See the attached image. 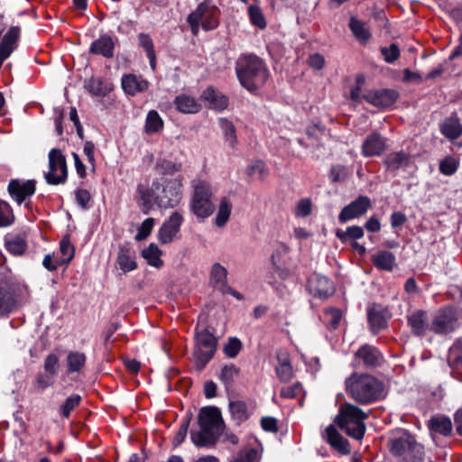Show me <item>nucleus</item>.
I'll return each instance as SVG.
<instances>
[{"label": "nucleus", "mask_w": 462, "mask_h": 462, "mask_svg": "<svg viewBox=\"0 0 462 462\" xmlns=\"http://www.w3.org/2000/svg\"><path fill=\"white\" fill-rule=\"evenodd\" d=\"M139 206L143 214H149L153 206L172 208L182 198V178L165 180L162 183L153 181L151 187L138 185Z\"/></svg>", "instance_id": "f257e3e1"}, {"label": "nucleus", "mask_w": 462, "mask_h": 462, "mask_svg": "<svg viewBox=\"0 0 462 462\" xmlns=\"http://www.w3.org/2000/svg\"><path fill=\"white\" fill-rule=\"evenodd\" d=\"M198 422L199 430L190 431L192 443L198 448H213L225 428L220 410L214 406L201 408Z\"/></svg>", "instance_id": "f03ea898"}, {"label": "nucleus", "mask_w": 462, "mask_h": 462, "mask_svg": "<svg viewBox=\"0 0 462 462\" xmlns=\"http://www.w3.org/2000/svg\"><path fill=\"white\" fill-rule=\"evenodd\" d=\"M236 73L240 84L252 93L261 88L269 78L266 64L254 54H242L236 62Z\"/></svg>", "instance_id": "7ed1b4c3"}, {"label": "nucleus", "mask_w": 462, "mask_h": 462, "mask_svg": "<svg viewBox=\"0 0 462 462\" xmlns=\"http://www.w3.org/2000/svg\"><path fill=\"white\" fill-rule=\"evenodd\" d=\"M345 383L348 396L362 405L377 402L383 395V383L367 374H353L346 380Z\"/></svg>", "instance_id": "20e7f679"}, {"label": "nucleus", "mask_w": 462, "mask_h": 462, "mask_svg": "<svg viewBox=\"0 0 462 462\" xmlns=\"http://www.w3.org/2000/svg\"><path fill=\"white\" fill-rule=\"evenodd\" d=\"M367 418L368 414L359 407L345 403L340 406L335 423L349 437L362 439L365 432V420Z\"/></svg>", "instance_id": "39448f33"}, {"label": "nucleus", "mask_w": 462, "mask_h": 462, "mask_svg": "<svg viewBox=\"0 0 462 462\" xmlns=\"http://www.w3.org/2000/svg\"><path fill=\"white\" fill-rule=\"evenodd\" d=\"M193 196L190 203L192 213L199 218H206L213 213L211 202V187L204 180H194L192 181Z\"/></svg>", "instance_id": "423d86ee"}, {"label": "nucleus", "mask_w": 462, "mask_h": 462, "mask_svg": "<svg viewBox=\"0 0 462 462\" xmlns=\"http://www.w3.org/2000/svg\"><path fill=\"white\" fill-rule=\"evenodd\" d=\"M462 324V310L455 307H445L438 310L430 322V331L448 334Z\"/></svg>", "instance_id": "0eeeda50"}, {"label": "nucleus", "mask_w": 462, "mask_h": 462, "mask_svg": "<svg viewBox=\"0 0 462 462\" xmlns=\"http://www.w3.org/2000/svg\"><path fill=\"white\" fill-rule=\"evenodd\" d=\"M390 450L393 456L401 457L402 462H421L423 459V447L411 436L392 440Z\"/></svg>", "instance_id": "6e6552de"}, {"label": "nucleus", "mask_w": 462, "mask_h": 462, "mask_svg": "<svg viewBox=\"0 0 462 462\" xmlns=\"http://www.w3.org/2000/svg\"><path fill=\"white\" fill-rule=\"evenodd\" d=\"M217 349V338L207 329L196 334V348L194 351L195 365L199 370L204 369L213 358Z\"/></svg>", "instance_id": "1a4fd4ad"}, {"label": "nucleus", "mask_w": 462, "mask_h": 462, "mask_svg": "<svg viewBox=\"0 0 462 462\" xmlns=\"http://www.w3.org/2000/svg\"><path fill=\"white\" fill-rule=\"evenodd\" d=\"M68 177L66 158L61 151L53 148L49 152V171L45 173L48 184L59 185L64 183Z\"/></svg>", "instance_id": "9d476101"}, {"label": "nucleus", "mask_w": 462, "mask_h": 462, "mask_svg": "<svg viewBox=\"0 0 462 462\" xmlns=\"http://www.w3.org/2000/svg\"><path fill=\"white\" fill-rule=\"evenodd\" d=\"M20 292L18 284L6 277L0 279V317L11 313L16 306Z\"/></svg>", "instance_id": "9b49d317"}, {"label": "nucleus", "mask_w": 462, "mask_h": 462, "mask_svg": "<svg viewBox=\"0 0 462 462\" xmlns=\"http://www.w3.org/2000/svg\"><path fill=\"white\" fill-rule=\"evenodd\" d=\"M8 193L10 197L18 204L21 205L26 202L36 190V181L34 180H11L8 187Z\"/></svg>", "instance_id": "f8f14e48"}, {"label": "nucleus", "mask_w": 462, "mask_h": 462, "mask_svg": "<svg viewBox=\"0 0 462 462\" xmlns=\"http://www.w3.org/2000/svg\"><path fill=\"white\" fill-rule=\"evenodd\" d=\"M372 207L371 199L367 196H358L348 205L345 206L338 215V220L344 224L364 216Z\"/></svg>", "instance_id": "ddd939ff"}, {"label": "nucleus", "mask_w": 462, "mask_h": 462, "mask_svg": "<svg viewBox=\"0 0 462 462\" xmlns=\"http://www.w3.org/2000/svg\"><path fill=\"white\" fill-rule=\"evenodd\" d=\"M182 223V215L178 211L173 212L159 229V241L163 245L171 243L180 232Z\"/></svg>", "instance_id": "4468645a"}, {"label": "nucleus", "mask_w": 462, "mask_h": 462, "mask_svg": "<svg viewBox=\"0 0 462 462\" xmlns=\"http://www.w3.org/2000/svg\"><path fill=\"white\" fill-rule=\"evenodd\" d=\"M308 290L318 298L326 299L335 291L333 282L326 276L314 273L308 280Z\"/></svg>", "instance_id": "2eb2a0df"}, {"label": "nucleus", "mask_w": 462, "mask_h": 462, "mask_svg": "<svg viewBox=\"0 0 462 462\" xmlns=\"http://www.w3.org/2000/svg\"><path fill=\"white\" fill-rule=\"evenodd\" d=\"M386 147V139L378 133H372L364 140L361 152L366 158L380 156Z\"/></svg>", "instance_id": "dca6fc26"}, {"label": "nucleus", "mask_w": 462, "mask_h": 462, "mask_svg": "<svg viewBox=\"0 0 462 462\" xmlns=\"http://www.w3.org/2000/svg\"><path fill=\"white\" fill-rule=\"evenodd\" d=\"M356 360L367 368L380 366L383 361L382 353L374 346L364 345L355 354Z\"/></svg>", "instance_id": "f3484780"}, {"label": "nucleus", "mask_w": 462, "mask_h": 462, "mask_svg": "<svg viewBox=\"0 0 462 462\" xmlns=\"http://www.w3.org/2000/svg\"><path fill=\"white\" fill-rule=\"evenodd\" d=\"M363 97L373 106L378 107H388L396 101L398 94L393 89H382L370 91Z\"/></svg>", "instance_id": "a211bd4d"}, {"label": "nucleus", "mask_w": 462, "mask_h": 462, "mask_svg": "<svg viewBox=\"0 0 462 462\" xmlns=\"http://www.w3.org/2000/svg\"><path fill=\"white\" fill-rule=\"evenodd\" d=\"M408 326L411 332L419 337L424 336L427 331H430V323L426 311L418 310L407 316Z\"/></svg>", "instance_id": "6ab92c4d"}, {"label": "nucleus", "mask_w": 462, "mask_h": 462, "mask_svg": "<svg viewBox=\"0 0 462 462\" xmlns=\"http://www.w3.org/2000/svg\"><path fill=\"white\" fill-rule=\"evenodd\" d=\"M87 365V356L79 350H70L65 359L66 373L69 375L83 374Z\"/></svg>", "instance_id": "aec40b11"}, {"label": "nucleus", "mask_w": 462, "mask_h": 462, "mask_svg": "<svg viewBox=\"0 0 462 462\" xmlns=\"http://www.w3.org/2000/svg\"><path fill=\"white\" fill-rule=\"evenodd\" d=\"M116 41V39L111 35L103 34L91 43L89 52L105 58H112L114 56Z\"/></svg>", "instance_id": "412c9836"}, {"label": "nucleus", "mask_w": 462, "mask_h": 462, "mask_svg": "<svg viewBox=\"0 0 462 462\" xmlns=\"http://www.w3.org/2000/svg\"><path fill=\"white\" fill-rule=\"evenodd\" d=\"M200 10L199 19L201 26L205 31L214 30L218 25V14L219 11L217 7L210 5L207 3H201L196 10Z\"/></svg>", "instance_id": "4be33fe9"}, {"label": "nucleus", "mask_w": 462, "mask_h": 462, "mask_svg": "<svg viewBox=\"0 0 462 462\" xmlns=\"http://www.w3.org/2000/svg\"><path fill=\"white\" fill-rule=\"evenodd\" d=\"M148 81L142 76L127 74L122 78V88L124 91L131 96L143 92L148 88Z\"/></svg>", "instance_id": "5701e85b"}, {"label": "nucleus", "mask_w": 462, "mask_h": 462, "mask_svg": "<svg viewBox=\"0 0 462 462\" xmlns=\"http://www.w3.org/2000/svg\"><path fill=\"white\" fill-rule=\"evenodd\" d=\"M324 438L328 443L339 453L346 455L350 452L347 439L338 433L334 425L327 427Z\"/></svg>", "instance_id": "b1692460"}, {"label": "nucleus", "mask_w": 462, "mask_h": 462, "mask_svg": "<svg viewBox=\"0 0 462 462\" xmlns=\"http://www.w3.org/2000/svg\"><path fill=\"white\" fill-rule=\"evenodd\" d=\"M439 131L448 140H456L462 134V124L457 115L453 114L440 123Z\"/></svg>", "instance_id": "393cba45"}, {"label": "nucleus", "mask_w": 462, "mask_h": 462, "mask_svg": "<svg viewBox=\"0 0 462 462\" xmlns=\"http://www.w3.org/2000/svg\"><path fill=\"white\" fill-rule=\"evenodd\" d=\"M371 262L379 270L392 272L396 266L394 254L387 250H380L371 256Z\"/></svg>", "instance_id": "a878e982"}, {"label": "nucleus", "mask_w": 462, "mask_h": 462, "mask_svg": "<svg viewBox=\"0 0 462 462\" xmlns=\"http://www.w3.org/2000/svg\"><path fill=\"white\" fill-rule=\"evenodd\" d=\"M116 263L124 273L132 272L137 268L134 253L125 246L119 248Z\"/></svg>", "instance_id": "bb28decb"}, {"label": "nucleus", "mask_w": 462, "mask_h": 462, "mask_svg": "<svg viewBox=\"0 0 462 462\" xmlns=\"http://www.w3.org/2000/svg\"><path fill=\"white\" fill-rule=\"evenodd\" d=\"M86 90L95 97H105L111 90L112 87L108 82H106L101 78H90L85 81Z\"/></svg>", "instance_id": "cd10ccee"}, {"label": "nucleus", "mask_w": 462, "mask_h": 462, "mask_svg": "<svg viewBox=\"0 0 462 462\" xmlns=\"http://www.w3.org/2000/svg\"><path fill=\"white\" fill-rule=\"evenodd\" d=\"M229 411L236 425L240 426L250 418L247 404L243 401H233L229 402Z\"/></svg>", "instance_id": "c85d7f7f"}, {"label": "nucleus", "mask_w": 462, "mask_h": 462, "mask_svg": "<svg viewBox=\"0 0 462 462\" xmlns=\"http://www.w3.org/2000/svg\"><path fill=\"white\" fill-rule=\"evenodd\" d=\"M201 97L209 102L211 107L217 110H224L228 106V98L213 88H208L201 95Z\"/></svg>", "instance_id": "c756f323"}, {"label": "nucleus", "mask_w": 462, "mask_h": 462, "mask_svg": "<svg viewBox=\"0 0 462 462\" xmlns=\"http://www.w3.org/2000/svg\"><path fill=\"white\" fill-rule=\"evenodd\" d=\"M174 104L177 109L183 114H195L201 108V106L194 97L187 95L176 97Z\"/></svg>", "instance_id": "7c9ffc66"}, {"label": "nucleus", "mask_w": 462, "mask_h": 462, "mask_svg": "<svg viewBox=\"0 0 462 462\" xmlns=\"http://www.w3.org/2000/svg\"><path fill=\"white\" fill-rule=\"evenodd\" d=\"M410 162V155L403 151L389 153L383 160V163L389 171H397L405 167Z\"/></svg>", "instance_id": "2f4dec72"}, {"label": "nucleus", "mask_w": 462, "mask_h": 462, "mask_svg": "<svg viewBox=\"0 0 462 462\" xmlns=\"http://www.w3.org/2000/svg\"><path fill=\"white\" fill-rule=\"evenodd\" d=\"M55 383V377L47 373H38L32 382L30 393H42Z\"/></svg>", "instance_id": "473e14b6"}, {"label": "nucleus", "mask_w": 462, "mask_h": 462, "mask_svg": "<svg viewBox=\"0 0 462 462\" xmlns=\"http://www.w3.org/2000/svg\"><path fill=\"white\" fill-rule=\"evenodd\" d=\"M429 427L432 431L448 436L452 431V422L448 417L437 415L429 421Z\"/></svg>", "instance_id": "72a5a7b5"}, {"label": "nucleus", "mask_w": 462, "mask_h": 462, "mask_svg": "<svg viewBox=\"0 0 462 462\" xmlns=\"http://www.w3.org/2000/svg\"><path fill=\"white\" fill-rule=\"evenodd\" d=\"M348 26L356 39L360 42L365 43L370 39L371 33L369 30L365 27V24L357 18L352 16Z\"/></svg>", "instance_id": "f704fd0d"}, {"label": "nucleus", "mask_w": 462, "mask_h": 462, "mask_svg": "<svg viewBox=\"0 0 462 462\" xmlns=\"http://www.w3.org/2000/svg\"><path fill=\"white\" fill-rule=\"evenodd\" d=\"M162 251L157 245L152 243L148 247L142 251V256L146 260L147 263L155 268H161L163 261L161 259Z\"/></svg>", "instance_id": "c9c22d12"}, {"label": "nucleus", "mask_w": 462, "mask_h": 462, "mask_svg": "<svg viewBox=\"0 0 462 462\" xmlns=\"http://www.w3.org/2000/svg\"><path fill=\"white\" fill-rule=\"evenodd\" d=\"M5 248L13 255H22L27 249V244L23 237L20 236H6Z\"/></svg>", "instance_id": "e433bc0d"}, {"label": "nucleus", "mask_w": 462, "mask_h": 462, "mask_svg": "<svg viewBox=\"0 0 462 462\" xmlns=\"http://www.w3.org/2000/svg\"><path fill=\"white\" fill-rule=\"evenodd\" d=\"M163 120L156 110H150L146 116L144 131L148 134L159 133L163 128Z\"/></svg>", "instance_id": "4c0bfd02"}, {"label": "nucleus", "mask_w": 462, "mask_h": 462, "mask_svg": "<svg viewBox=\"0 0 462 462\" xmlns=\"http://www.w3.org/2000/svg\"><path fill=\"white\" fill-rule=\"evenodd\" d=\"M279 365L276 366V374L282 382H288L292 378V367L286 354L278 355Z\"/></svg>", "instance_id": "58836bf2"}, {"label": "nucleus", "mask_w": 462, "mask_h": 462, "mask_svg": "<svg viewBox=\"0 0 462 462\" xmlns=\"http://www.w3.org/2000/svg\"><path fill=\"white\" fill-rule=\"evenodd\" d=\"M448 363L453 369L462 368V338L457 339L449 348Z\"/></svg>", "instance_id": "ea45409f"}, {"label": "nucleus", "mask_w": 462, "mask_h": 462, "mask_svg": "<svg viewBox=\"0 0 462 462\" xmlns=\"http://www.w3.org/2000/svg\"><path fill=\"white\" fill-rule=\"evenodd\" d=\"M239 374L240 369L234 364L225 365L220 370L218 378L228 388L233 385Z\"/></svg>", "instance_id": "a19ab883"}, {"label": "nucleus", "mask_w": 462, "mask_h": 462, "mask_svg": "<svg viewBox=\"0 0 462 462\" xmlns=\"http://www.w3.org/2000/svg\"><path fill=\"white\" fill-rule=\"evenodd\" d=\"M219 127L224 134L226 142L234 148L237 143L236 130L234 124L226 118H219Z\"/></svg>", "instance_id": "79ce46f5"}, {"label": "nucleus", "mask_w": 462, "mask_h": 462, "mask_svg": "<svg viewBox=\"0 0 462 462\" xmlns=\"http://www.w3.org/2000/svg\"><path fill=\"white\" fill-rule=\"evenodd\" d=\"M290 252V247L285 244H279L275 248L273 255H272V265L273 269L275 273L279 274V276L282 279H285L288 276V272L286 270H282L280 265V257L283 254H287Z\"/></svg>", "instance_id": "37998d69"}, {"label": "nucleus", "mask_w": 462, "mask_h": 462, "mask_svg": "<svg viewBox=\"0 0 462 462\" xmlns=\"http://www.w3.org/2000/svg\"><path fill=\"white\" fill-rule=\"evenodd\" d=\"M232 210V203L229 199L224 197L220 199L219 207L215 217V224L223 226L228 221Z\"/></svg>", "instance_id": "c03bdc74"}, {"label": "nucleus", "mask_w": 462, "mask_h": 462, "mask_svg": "<svg viewBox=\"0 0 462 462\" xmlns=\"http://www.w3.org/2000/svg\"><path fill=\"white\" fill-rule=\"evenodd\" d=\"M365 236L363 227L359 226H351L346 227L345 231L337 229L336 231V236L342 242L346 243L347 241L353 240L354 242L357 239L362 238Z\"/></svg>", "instance_id": "a18cd8bd"}, {"label": "nucleus", "mask_w": 462, "mask_h": 462, "mask_svg": "<svg viewBox=\"0 0 462 462\" xmlns=\"http://www.w3.org/2000/svg\"><path fill=\"white\" fill-rule=\"evenodd\" d=\"M367 315L371 330L374 334H376L383 328H386L387 321L381 311L372 309L368 310Z\"/></svg>", "instance_id": "49530a36"}, {"label": "nucleus", "mask_w": 462, "mask_h": 462, "mask_svg": "<svg viewBox=\"0 0 462 462\" xmlns=\"http://www.w3.org/2000/svg\"><path fill=\"white\" fill-rule=\"evenodd\" d=\"M15 217L11 205L0 199V228L7 227L14 223Z\"/></svg>", "instance_id": "de8ad7c7"}, {"label": "nucleus", "mask_w": 462, "mask_h": 462, "mask_svg": "<svg viewBox=\"0 0 462 462\" xmlns=\"http://www.w3.org/2000/svg\"><path fill=\"white\" fill-rule=\"evenodd\" d=\"M342 318L341 310L337 308H327L324 310L323 320L327 327L330 329H336Z\"/></svg>", "instance_id": "09e8293b"}, {"label": "nucleus", "mask_w": 462, "mask_h": 462, "mask_svg": "<svg viewBox=\"0 0 462 462\" xmlns=\"http://www.w3.org/2000/svg\"><path fill=\"white\" fill-rule=\"evenodd\" d=\"M248 16L253 25L264 29L267 26V23L262 9L257 5H250L248 6Z\"/></svg>", "instance_id": "8fccbe9b"}, {"label": "nucleus", "mask_w": 462, "mask_h": 462, "mask_svg": "<svg viewBox=\"0 0 462 462\" xmlns=\"http://www.w3.org/2000/svg\"><path fill=\"white\" fill-rule=\"evenodd\" d=\"M258 451L254 448H244L229 462H258Z\"/></svg>", "instance_id": "3c124183"}, {"label": "nucleus", "mask_w": 462, "mask_h": 462, "mask_svg": "<svg viewBox=\"0 0 462 462\" xmlns=\"http://www.w3.org/2000/svg\"><path fill=\"white\" fill-rule=\"evenodd\" d=\"M459 167V162L452 156H447L439 162V171L446 175H453Z\"/></svg>", "instance_id": "603ef678"}, {"label": "nucleus", "mask_w": 462, "mask_h": 462, "mask_svg": "<svg viewBox=\"0 0 462 462\" xmlns=\"http://www.w3.org/2000/svg\"><path fill=\"white\" fill-rule=\"evenodd\" d=\"M81 397L79 394H71L60 406V413L62 417L69 418L71 411L79 405Z\"/></svg>", "instance_id": "864d4df0"}, {"label": "nucleus", "mask_w": 462, "mask_h": 462, "mask_svg": "<svg viewBox=\"0 0 462 462\" xmlns=\"http://www.w3.org/2000/svg\"><path fill=\"white\" fill-rule=\"evenodd\" d=\"M227 271L220 263H214L211 269V281L217 285H224L226 282Z\"/></svg>", "instance_id": "5fc2aeb1"}, {"label": "nucleus", "mask_w": 462, "mask_h": 462, "mask_svg": "<svg viewBox=\"0 0 462 462\" xmlns=\"http://www.w3.org/2000/svg\"><path fill=\"white\" fill-rule=\"evenodd\" d=\"M44 370L45 373L51 374L53 377H55L58 374L59 370V357L57 355L51 353L47 355V356L44 359Z\"/></svg>", "instance_id": "6e6d98bb"}, {"label": "nucleus", "mask_w": 462, "mask_h": 462, "mask_svg": "<svg viewBox=\"0 0 462 462\" xmlns=\"http://www.w3.org/2000/svg\"><path fill=\"white\" fill-rule=\"evenodd\" d=\"M247 173L252 177L263 180L267 175V170L262 161H256L248 167Z\"/></svg>", "instance_id": "4d7b16f0"}, {"label": "nucleus", "mask_w": 462, "mask_h": 462, "mask_svg": "<svg viewBox=\"0 0 462 462\" xmlns=\"http://www.w3.org/2000/svg\"><path fill=\"white\" fill-rule=\"evenodd\" d=\"M242 348L241 341L236 337H230L224 346V353L230 358L236 357Z\"/></svg>", "instance_id": "13d9d810"}, {"label": "nucleus", "mask_w": 462, "mask_h": 462, "mask_svg": "<svg viewBox=\"0 0 462 462\" xmlns=\"http://www.w3.org/2000/svg\"><path fill=\"white\" fill-rule=\"evenodd\" d=\"M60 250L63 256V263H69L73 258L75 249L68 237L61 239L60 243Z\"/></svg>", "instance_id": "bf43d9fd"}, {"label": "nucleus", "mask_w": 462, "mask_h": 462, "mask_svg": "<svg viewBox=\"0 0 462 462\" xmlns=\"http://www.w3.org/2000/svg\"><path fill=\"white\" fill-rule=\"evenodd\" d=\"M154 226V218L148 217L146 218L138 228V232L135 235V240L142 241L144 240L152 232Z\"/></svg>", "instance_id": "052dcab7"}, {"label": "nucleus", "mask_w": 462, "mask_h": 462, "mask_svg": "<svg viewBox=\"0 0 462 462\" xmlns=\"http://www.w3.org/2000/svg\"><path fill=\"white\" fill-rule=\"evenodd\" d=\"M381 53L387 63H393L399 58L400 50L396 43H391L389 47H382Z\"/></svg>", "instance_id": "680f3d73"}, {"label": "nucleus", "mask_w": 462, "mask_h": 462, "mask_svg": "<svg viewBox=\"0 0 462 462\" xmlns=\"http://www.w3.org/2000/svg\"><path fill=\"white\" fill-rule=\"evenodd\" d=\"M189 421L190 418H186L185 420H182L178 431L176 432L172 439V445L174 447L180 446L184 441L189 430Z\"/></svg>", "instance_id": "e2e57ef3"}, {"label": "nucleus", "mask_w": 462, "mask_h": 462, "mask_svg": "<svg viewBox=\"0 0 462 462\" xmlns=\"http://www.w3.org/2000/svg\"><path fill=\"white\" fill-rule=\"evenodd\" d=\"M302 390V385L300 383H296L292 385L282 387L280 395L282 398L293 399L300 395Z\"/></svg>", "instance_id": "0e129e2a"}, {"label": "nucleus", "mask_w": 462, "mask_h": 462, "mask_svg": "<svg viewBox=\"0 0 462 462\" xmlns=\"http://www.w3.org/2000/svg\"><path fill=\"white\" fill-rule=\"evenodd\" d=\"M311 212V201L309 199H300L295 208V215L298 217H306Z\"/></svg>", "instance_id": "69168bd1"}, {"label": "nucleus", "mask_w": 462, "mask_h": 462, "mask_svg": "<svg viewBox=\"0 0 462 462\" xmlns=\"http://www.w3.org/2000/svg\"><path fill=\"white\" fill-rule=\"evenodd\" d=\"M75 198L77 204L83 209L88 208V203L91 196L88 190L85 189H79L75 191Z\"/></svg>", "instance_id": "338daca9"}, {"label": "nucleus", "mask_w": 462, "mask_h": 462, "mask_svg": "<svg viewBox=\"0 0 462 462\" xmlns=\"http://www.w3.org/2000/svg\"><path fill=\"white\" fill-rule=\"evenodd\" d=\"M140 46L146 51V54L155 52L152 38L144 32L138 35Z\"/></svg>", "instance_id": "774afa93"}]
</instances>
